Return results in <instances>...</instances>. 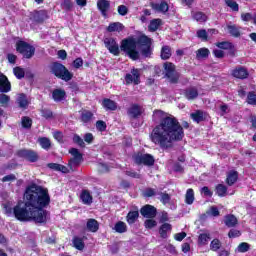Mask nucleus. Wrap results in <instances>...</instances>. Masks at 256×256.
<instances>
[{
  "instance_id": "obj_49",
  "label": "nucleus",
  "mask_w": 256,
  "mask_h": 256,
  "mask_svg": "<svg viewBox=\"0 0 256 256\" xmlns=\"http://www.w3.org/2000/svg\"><path fill=\"white\" fill-rule=\"evenodd\" d=\"M96 129L100 133L107 131V123L103 120L96 121Z\"/></svg>"
},
{
  "instance_id": "obj_29",
  "label": "nucleus",
  "mask_w": 256,
  "mask_h": 256,
  "mask_svg": "<svg viewBox=\"0 0 256 256\" xmlns=\"http://www.w3.org/2000/svg\"><path fill=\"white\" fill-rule=\"evenodd\" d=\"M80 199L84 205H91L93 203V196L89 190H82Z\"/></svg>"
},
{
  "instance_id": "obj_12",
  "label": "nucleus",
  "mask_w": 256,
  "mask_h": 256,
  "mask_svg": "<svg viewBox=\"0 0 256 256\" xmlns=\"http://www.w3.org/2000/svg\"><path fill=\"white\" fill-rule=\"evenodd\" d=\"M126 85H131L134 83L135 85H139L141 83V73H139V69L133 68L131 73H127L124 77Z\"/></svg>"
},
{
  "instance_id": "obj_27",
  "label": "nucleus",
  "mask_w": 256,
  "mask_h": 256,
  "mask_svg": "<svg viewBox=\"0 0 256 256\" xmlns=\"http://www.w3.org/2000/svg\"><path fill=\"white\" fill-rule=\"evenodd\" d=\"M159 235L162 239H167V233H171L173 231V225L170 223H164L159 227Z\"/></svg>"
},
{
  "instance_id": "obj_20",
  "label": "nucleus",
  "mask_w": 256,
  "mask_h": 256,
  "mask_svg": "<svg viewBox=\"0 0 256 256\" xmlns=\"http://www.w3.org/2000/svg\"><path fill=\"white\" fill-rule=\"evenodd\" d=\"M93 117H95V114L91 112V110L83 109L80 112V121L84 125H87L93 121Z\"/></svg>"
},
{
  "instance_id": "obj_24",
  "label": "nucleus",
  "mask_w": 256,
  "mask_h": 256,
  "mask_svg": "<svg viewBox=\"0 0 256 256\" xmlns=\"http://www.w3.org/2000/svg\"><path fill=\"white\" fill-rule=\"evenodd\" d=\"M102 107L105 111H117V102L111 98H103Z\"/></svg>"
},
{
  "instance_id": "obj_54",
  "label": "nucleus",
  "mask_w": 256,
  "mask_h": 256,
  "mask_svg": "<svg viewBox=\"0 0 256 256\" xmlns=\"http://www.w3.org/2000/svg\"><path fill=\"white\" fill-rule=\"evenodd\" d=\"M142 195H143V197H145L147 199L149 197H155L157 195V192L153 188H146L142 192Z\"/></svg>"
},
{
  "instance_id": "obj_15",
  "label": "nucleus",
  "mask_w": 256,
  "mask_h": 256,
  "mask_svg": "<svg viewBox=\"0 0 256 256\" xmlns=\"http://www.w3.org/2000/svg\"><path fill=\"white\" fill-rule=\"evenodd\" d=\"M52 99L55 103H61V101H65L67 99V92L65 89L56 88L52 91Z\"/></svg>"
},
{
  "instance_id": "obj_31",
  "label": "nucleus",
  "mask_w": 256,
  "mask_h": 256,
  "mask_svg": "<svg viewBox=\"0 0 256 256\" xmlns=\"http://www.w3.org/2000/svg\"><path fill=\"white\" fill-rule=\"evenodd\" d=\"M171 55H173V53L171 52V46L169 45L162 46L161 52H160V57L162 61H167L168 59H171Z\"/></svg>"
},
{
  "instance_id": "obj_2",
  "label": "nucleus",
  "mask_w": 256,
  "mask_h": 256,
  "mask_svg": "<svg viewBox=\"0 0 256 256\" xmlns=\"http://www.w3.org/2000/svg\"><path fill=\"white\" fill-rule=\"evenodd\" d=\"M153 115L160 121L149 135L153 145L167 150L173 148V143H179L185 138V129H189V122L183 121L181 125L175 116L167 115L163 110H154Z\"/></svg>"
},
{
  "instance_id": "obj_57",
  "label": "nucleus",
  "mask_w": 256,
  "mask_h": 256,
  "mask_svg": "<svg viewBox=\"0 0 256 256\" xmlns=\"http://www.w3.org/2000/svg\"><path fill=\"white\" fill-rule=\"evenodd\" d=\"M9 101H11V97L7 94H0V105H9Z\"/></svg>"
},
{
  "instance_id": "obj_30",
  "label": "nucleus",
  "mask_w": 256,
  "mask_h": 256,
  "mask_svg": "<svg viewBox=\"0 0 256 256\" xmlns=\"http://www.w3.org/2000/svg\"><path fill=\"white\" fill-rule=\"evenodd\" d=\"M137 219H139V210L129 211L126 216V221L128 225H133L137 222Z\"/></svg>"
},
{
  "instance_id": "obj_48",
  "label": "nucleus",
  "mask_w": 256,
  "mask_h": 256,
  "mask_svg": "<svg viewBox=\"0 0 256 256\" xmlns=\"http://www.w3.org/2000/svg\"><path fill=\"white\" fill-rule=\"evenodd\" d=\"M40 113L44 119H53V111L51 109L43 108L40 110Z\"/></svg>"
},
{
  "instance_id": "obj_63",
  "label": "nucleus",
  "mask_w": 256,
  "mask_h": 256,
  "mask_svg": "<svg viewBox=\"0 0 256 256\" xmlns=\"http://www.w3.org/2000/svg\"><path fill=\"white\" fill-rule=\"evenodd\" d=\"M95 140V137L93 136V133H86L84 135V141L85 143H88V145H91V143H93V141Z\"/></svg>"
},
{
  "instance_id": "obj_18",
  "label": "nucleus",
  "mask_w": 256,
  "mask_h": 256,
  "mask_svg": "<svg viewBox=\"0 0 256 256\" xmlns=\"http://www.w3.org/2000/svg\"><path fill=\"white\" fill-rule=\"evenodd\" d=\"M11 91V82L5 74H0V93H9Z\"/></svg>"
},
{
  "instance_id": "obj_25",
  "label": "nucleus",
  "mask_w": 256,
  "mask_h": 256,
  "mask_svg": "<svg viewBox=\"0 0 256 256\" xmlns=\"http://www.w3.org/2000/svg\"><path fill=\"white\" fill-rule=\"evenodd\" d=\"M238 179H239V172L235 170H231L227 174L226 183L228 184L229 187H233V185L237 183Z\"/></svg>"
},
{
  "instance_id": "obj_21",
  "label": "nucleus",
  "mask_w": 256,
  "mask_h": 256,
  "mask_svg": "<svg viewBox=\"0 0 256 256\" xmlns=\"http://www.w3.org/2000/svg\"><path fill=\"white\" fill-rule=\"evenodd\" d=\"M224 225L229 229L239 225V219L234 214H227L224 216Z\"/></svg>"
},
{
  "instance_id": "obj_59",
  "label": "nucleus",
  "mask_w": 256,
  "mask_h": 256,
  "mask_svg": "<svg viewBox=\"0 0 256 256\" xmlns=\"http://www.w3.org/2000/svg\"><path fill=\"white\" fill-rule=\"evenodd\" d=\"M229 239H237V237H241V232L237 229H230L228 232Z\"/></svg>"
},
{
  "instance_id": "obj_41",
  "label": "nucleus",
  "mask_w": 256,
  "mask_h": 256,
  "mask_svg": "<svg viewBox=\"0 0 256 256\" xmlns=\"http://www.w3.org/2000/svg\"><path fill=\"white\" fill-rule=\"evenodd\" d=\"M23 129H31L33 127V119L29 116H23L21 119Z\"/></svg>"
},
{
  "instance_id": "obj_6",
  "label": "nucleus",
  "mask_w": 256,
  "mask_h": 256,
  "mask_svg": "<svg viewBox=\"0 0 256 256\" xmlns=\"http://www.w3.org/2000/svg\"><path fill=\"white\" fill-rule=\"evenodd\" d=\"M132 159L136 165H144L145 167H153L155 165V157L149 153L136 152Z\"/></svg>"
},
{
  "instance_id": "obj_8",
  "label": "nucleus",
  "mask_w": 256,
  "mask_h": 256,
  "mask_svg": "<svg viewBox=\"0 0 256 256\" xmlns=\"http://www.w3.org/2000/svg\"><path fill=\"white\" fill-rule=\"evenodd\" d=\"M29 19L35 25H43L49 19V12L45 9L43 10H33L29 14Z\"/></svg>"
},
{
  "instance_id": "obj_53",
  "label": "nucleus",
  "mask_w": 256,
  "mask_h": 256,
  "mask_svg": "<svg viewBox=\"0 0 256 256\" xmlns=\"http://www.w3.org/2000/svg\"><path fill=\"white\" fill-rule=\"evenodd\" d=\"M145 229H153L157 227V221L153 220V218H148L144 222Z\"/></svg>"
},
{
  "instance_id": "obj_22",
  "label": "nucleus",
  "mask_w": 256,
  "mask_h": 256,
  "mask_svg": "<svg viewBox=\"0 0 256 256\" xmlns=\"http://www.w3.org/2000/svg\"><path fill=\"white\" fill-rule=\"evenodd\" d=\"M97 8L103 17H107V12L111 9V2L109 0H98Z\"/></svg>"
},
{
  "instance_id": "obj_35",
  "label": "nucleus",
  "mask_w": 256,
  "mask_h": 256,
  "mask_svg": "<svg viewBox=\"0 0 256 256\" xmlns=\"http://www.w3.org/2000/svg\"><path fill=\"white\" fill-rule=\"evenodd\" d=\"M194 201H195V191L192 188H189L185 194V203L186 205H193Z\"/></svg>"
},
{
  "instance_id": "obj_40",
  "label": "nucleus",
  "mask_w": 256,
  "mask_h": 256,
  "mask_svg": "<svg viewBox=\"0 0 256 256\" xmlns=\"http://www.w3.org/2000/svg\"><path fill=\"white\" fill-rule=\"evenodd\" d=\"M215 191L218 197H225V195H227V186L224 184H218L215 187Z\"/></svg>"
},
{
  "instance_id": "obj_33",
  "label": "nucleus",
  "mask_w": 256,
  "mask_h": 256,
  "mask_svg": "<svg viewBox=\"0 0 256 256\" xmlns=\"http://www.w3.org/2000/svg\"><path fill=\"white\" fill-rule=\"evenodd\" d=\"M227 29L231 37H235V38L241 37V27L237 25H228Z\"/></svg>"
},
{
  "instance_id": "obj_58",
  "label": "nucleus",
  "mask_w": 256,
  "mask_h": 256,
  "mask_svg": "<svg viewBox=\"0 0 256 256\" xmlns=\"http://www.w3.org/2000/svg\"><path fill=\"white\" fill-rule=\"evenodd\" d=\"M226 5L227 7H230L232 11H239V4L235 2V0H227Z\"/></svg>"
},
{
  "instance_id": "obj_4",
  "label": "nucleus",
  "mask_w": 256,
  "mask_h": 256,
  "mask_svg": "<svg viewBox=\"0 0 256 256\" xmlns=\"http://www.w3.org/2000/svg\"><path fill=\"white\" fill-rule=\"evenodd\" d=\"M49 70L51 75H54L57 79H61V81H65V83H69L73 79V72L69 71L67 66L59 61L52 62L49 65Z\"/></svg>"
},
{
  "instance_id": "obj_64",
  "label": "nucleus",
  "mask_w": 256,
  "mask_h": 256,
  "mask_svg": "<svg viewBox=\"0 0 256 256\" xmlns=\"http://www.w3.org/2000/svg\"><path fill=\"white\" fill-rule=\"evenodd\" d=\"M118 13L122 17H125V15H127V13H129V8H127V6H125V5H120V6H118Z\"/></svg>"
},
{
  "instance_id": "obj_23",
  "label": "nucleus",
  "mask_w": 256,
  "mask_h": 256,
  "mask_svg": "<svg viewBox=\"0 0 256 256\" xmlns=\"http://www.w3.org/2000/svg\"><path fill=\"white\" fill-rule=\"evenodd\" d=\"M191 119L194 123H201L203 121H207V113L203 110H196L195 112L190 114Z\"/></svg>"
},
{
  "instance_id": "obj_61",
  "label": "nucleus",
  "mask_w": 256,
  "mask_h": 256,
  "mask_svg": "<svg viewBox=\"0 0 256 256\" xmlns=\"http://www.w3.org/2000/svg\"><path fill=\"white\" fill-rule=\"evenodd\" d=\"M200 193H202L204 197H213V191H211L207 186L202 187Z\"/></svg>"
},
{
  "instance_id": "obj_56",
  "label": "nucleus",
  "mask_w": 256,
  "mask_h": 256,
  "mask_svg": "<svg viewBox=\"0 0 256 256\" xmlns=\"http://www.w3.org/2000/svg\"><path fill=\"white\" fill-rule=\"evenodd\" d=\"M62 9L64 11H71L73 9V1L71 0H64L63 3L61 4Z\"/></svg>"
},
{
  "instance_id": "obj_28",
  "label": "nucleus",
  "mask_w": 256,
  "mask_h": 256,
  "mask_svg": "<svg viewBox=\"0 0 256 256\" xmlns=\"http://www.w3.org/2000/svg\"><path fill=\"white\" fill-rule=\"evenodd\" d=\"M86 229L90 231V233H97L99 231V221L95 218H90L86 222Z\"/></svg>"
},
{
  "instance_id": "obj_26",
  "label": "nucleus",
  "mask_w": 256,
  "mask_h": 256,
  "mask_svg": "<svg viewBox=\"0 0 256 256\" xmlns=\"http://www.w3.org/2000/svg\"><path fill=\"white\" fill-rule=\"evenodd\" d=\"M150 7L155 11H159L160 13H167L169 11V4L165 1L159 3L151 2Z\"/></svg>"
},
{
  "instance_id": "obj_1",
  "label": "nucleus",
  "mask_w": 256,
  "mask_h": 256,
  "mask_svg": "<svg viewBox=\"0 0 256 256\" xmlns=\"http://www.w3.org/2000/svg\"><path fill=\"white\" fill-rule=\"evenodd\" d=\"M25 202H20L13 208V215L17 221H35V223H47V210L45 207L51 203L49 190L37 184L28 186L24 193Z\"/></svg>"
},
{
  "instance_id": "obj_45",
  "label": "nucleus",
  "mask_w": 256,
  "mask_h": 256,
  "mask_svg": "<svg viewBox=\"0 0 256 256\" xmlns=\"http://www.w3.org/2000/svg\"><path fill=\"white\" fill-rule=\"evenodd\" d=\"M193 19L199 23H205V21H207V16L205 13L198 11L193 14Z\"/></svg>"
},
{
  "instance_id": "obj_14",
  "label": "nucleus",
  "mask_w": 256,
  "mask_h": 256,
  "mask_svg": "<svg viewBox=\"0 0 256 256\" xmlns=\"http://www.w3.org/2000/svg\"><path fill=\"white\" fill-rule=\"evenodd\" d=\"M127 115L130 119H139L143 115V108L139 104H132L127 109Z\"/></svg>"
},
{
  "instance_id": "obj_39",
  "label": "nucleus",
  "mask_w": 256,
  "mask_h": 256,
  "mask_svg": "<svg viewBox=\"0 0 256 256\" xmlns=\"http://www.w3.org/2000/svg\"><path fill=\"white\" fill-rule=\"evenodd\" d=\"M210 53L211 52L208 50V48L206 47L200 48L196 51V59H207Z\"/></svg>"
},
{
  "instance_id": "obj_16",
  "label": "nucleus",
  "mask_w": 256,
  "mask_h": 256,
  "mask_svg": "<svg viewBox=\"0 0 256 256\" xmlns=\"http://www.w3.org/2000/svg\"><path fill=\"white\" fill-rule=\"evenodd\" d=\"M183 95L188 101H195L199 97V90L197 87L192 86L183 90Z\"/></svg>"
},
{
  "instance_id": "obj_42",
  "label": "nucleus",
  "mask_w": 256,
  "mask_h": 256,
  "mask_svg": "<svg viewBox=\"0 0 256 256\" xmlns=\"http://www.w3.org/2000/svg\"><path fill=\"white\" fill-rule=\"evenodd\" d=\"M222 247V243L221 240L214 238L211 242H210V249L211 251L217 252L219 251V249H221Z\"/></svg>"
},
{
  "instance_id": "obj_32",
  "label": "nucleus",
  "mask_w": 256,
  "mask_h": 256,
  "mask_svg": "<svg viewBox=\"0 0 256 256\" xmlns=\"http://www.w3.org/2000/svg\"><path fill=\"white\" fill-rule=\"evenodd\" d=\"M73 247L77 249L78 251H83L85 249V242L83 241V238L79 236H74L72 239Z\"/></svg>"
},
{
  "instance_id": "obj_46",
  "label": "nucleus",
  "mask_w": 256,
  "mask_h": 256,
  "mask_svg": "<svg viewBox=\"0 0 256 256\" xmlns=\"http://www.w3.org/2000/svg\"><path fill=\"white\" fill-rule=\"evenodd\" d=\"M196 37H198V39H201V41H209V35L207 34V30L205 29L197 30Z\"/></svg>"
},
{
  "instance_id": "obj_10",
  "label": "nucleus",
  "mask_w": 256,
  "mask_h": 256,
  "mask_svg": "<svg viewBox=\"0 0 256 256\" xmlns=\"http://www.w3.org/2000/svg\"><path fill=\"white\" fill-rule=\"evenodd\" d=\"M16 155L20 159H25L26 161H29V163H37V161H39V154L35 150L25 148L19 149L16 152Z\"/></svg>"
},
{
  "instance_id": "obj_36",
  "label": "nucleus",
  "mask_w": 256,
  "mask_h": 256,
  "mask_svg": "<svg viewBox=\"0 0 256 256\" xmlns=\"http://www.w3.org/2000/svg\"><path fill=\"white\" fill-rule=\"evenodd\" d=\"M113 229L116 233H120V234L127 233V224L123 221H118L115 223Z\"/></svg>"
},
{
  "instance_id": "obj_3",
  "label": "nucleus",
  "mask_w": 256,
  "mask_h": 256,
  "mask_svg": "<svg viewBox=\"0 0 256 256\" xmlns=\"http://www.w3.org/2000/svg\"><path fill=\"white\" fill-rule=\"evenodd\" d=\"M137 46L140 47L142 57L151 58V55H153V39L145 34L140 35L137 39L133 37L123 39L120 42V51L126 53L132 61H138L141 55Z\"/></svg>"
},
{
  "instance_id": "obj_37",
  "label": "nucleus",
  "mask_w": 256,
  "mask_h": 256,
  "mask_svg": "<svg viewBox=\"0 0 256 256\" xmlns=\"http://www.w3.org/2000/svg\"><path fill=\"white\" fill-rule=\"evenodd\" d=\"M38 143L45 151H49V149H51V139L47 137H40L38 139Z\"/></svg>"
},
{
  "instance_id": "obj_17",
  "label": "nucleus",
  "mask_w": 256,
  "mask_h": 256,
  "mask_svg": "<svg viewBox=\"0 0 256 256\" xmlns=\"http://www.w3.org/2000/svg\"><path fill=\"white\" fill-rule=\"evenodd\" d=\"M232 77L235 79H247L249 77V71L243 66H237L232 70Z\"/></svg>"
},
{
  "instance_id": "obj_11",
  "label": "nucleus",
  "mask_w": 256,
  "mask_h": 256,
  "mask_svg": "<svg viewBox=\"0 0 256 256\" xmlns=\"http://www.w3.org/2000/svg\"><path fill=\"white\" fill-rule=\"evenodd\" d=\"M104 45L106 49H108L109 53H111L115 57H119V55H121L119 44H117V40H115V38H105Z\"/></svg>"
},
{
  "instance_id": "obj_38",
  "label": "nucleus",
  "mask_w": 256,
  "mask_h": 256,
  "mask_svg": "<svg viewBox=\"0 0 256 256\" xmlns=\"http://www.w3.org/2000/svg\"><path fill=\"white\" fill-rule=\"evenodd\" d=\"M108 33H115V31H123V25L120 22H112L107 27Z\"/></svg>"
},
{
  "instance_id": "obj_47",
  "label": "nucleus",
  "mask_w": 256,
  "mask_h": 256,
  "mask_svg": "<svg viewBox=\"0 0 256 256\" xmlns=\"http://www.w3.org/2000/svg\"><path fill=\"white\" fill-rule=\"evenodd\" d=\"M72 141H73V143L78 145V147H81L82 149H85V141L78 134H74V136L72 138Z\"/></svg>"
},
{
  "instance_id": "obj_50",
  "label": "nucleus",
  "mask_w": 256,
  "mask_h": 256,
  "mask_svg": "<svg viewBox=\"0 0 256 256\" xmlns=\"http://www.w3.org/2000/svg\"><path fill=\"white\" fill-rule=\"evenodd\" d=\"M216 47H218V49L229 50L233 47V43L228 41L217 42Z\"/></svg>"
},
{
  "instance_id": "obj_60",
  "label": "nucleus",
  "mask_w": 256,
  "mask_h": 256,
  "mask_svg": "<svg viewBox=\"0 0 256 256\" xmlns=\"http://www.w3.org/2000/svg\"><path fill=\"white\" fill-rule=\"evenodd\" d=\"M53 137H54V139L56 140V141H58L60 144H63V143H65V140H63V132H61V131H55L54 133H53Z\"/></svg>"
},
{
  "instance_id": "obj_52",
  "label": "nucleus",
  "mask_w": 256,
  "mask_h": 256,
  "mask_svg": "<svg viewBox=\"0 0 256 256\" xmlns=\"http://www.w3.org/2000/svg\"><path fill=\"white\" fill-rule=\"evenodd\" d=\"M247 103H248V105H256V93H255V91L248 92Z\"/></svg>"
},
{
  "instance_id": "obj_5",
  "label": "nucleus",
  "mask_w": 256,
  "mask_h": 256,
  "mask_svg": "<svg viewBox=\"0 0 256 256\" xmlns=\"http://www.w3.org/2000/svg\"><path fill=\"white\" fill-rule=\"evenodd\" d=\"M164 77L168 79L169 83L172 85H177L179 83V79H181V74L177 72V67L172 62H164Z\"/></svg>"
},
{
  "instance_id": "obj_44",
  "label": "nucleus",
  "mask_w": 256,
  "mask_h": 256,
  "mask_svg": "<svg viewBox=\"0 0 256 256\" xmlns=\"http://www.w3.org/2000/svg\"><path fill=\"white\" fill-rule=\"evenodd\" d=\"M209 239H211V235L207 233H202L198 237V245H207L209 243Z\"/></svg>"
},
{
  "instance_id": "obj_7",
  "label": "nucleus",
  "mask_w": 256,
  "mask_h": 256,
  "mask_svg": "<svg viewBox=\"0 0 256 256\" xmlns=\"http://www.w3.org/2000/svg\"><path fill=\"white\" fill-rule=\"evenodd\" d=\"M16 51L23 55L24 59H31L35 55V47L23 40L16 42Z\"/></svg>"
},
{
  "instance_id": "obj_51",
  "label": "nucleus",
  "mask_w": 256,
  "mask_h": 256,
  "mask_svg": "<svg viewBox=\"0 0 256 256\" xmlns=\"http://www.w3.org/2000/svg\"><path fill=\"white\" fill-rule=\"evenodd\" d=\"M251 249V245L247 242H241L238 245V252L239 253H247Z\"/></svg>"
},
{
  "instance_id": "obj_62",
  "label": "nucleus",
  "mask_w": 256,
  "mask_h": 256,
  "mask_svg": "<svg viewBox=\"0 0 256 256\" xmlns=\"http://www.w3.org/2000/svg\"><path fill=\"white\" fill-rule=\"evenodd\" d=\"M74 69H81V66L83 65V58L78 57L72 62Z\"/></svg>"
},
{
  "instance_id": "obj_19",
  "label": "nucleus",
  "mask_w": 256,
  "mask_h": 256,
  "mask_svg": "<svg viewBox=\"0 0 256 256\" xmlns=\"http://www.w3.org/2000/svg\"><path fill=\"white\" fill-rule=\"evenodd\" d=\"M16 103L19 107V109H28L29 108V98L27 97V94L25 93H20L18 94L16 98Z\"/></svg>"
},
{
  "instance_id": "obj_43",
  "label": "nucleus",
  "mask_w": 256,
  "mask_h": 256,
  "mask_svg": "<svg viewBox=\"0 0 256 256\" xmlns=\"http://www.w3.org/2000/svg\"><path fill=\"white\" fill-rule=\"evenodd\" d=\"M13 73L16 79H23L25 77V69L21 68V66L14 67Z\"/></svg>"
},
{
  "instance_id": "obj_55",
  "label": "nucleus",
  "mask_w": 256,
  "mask_h": 256,
  "mask_svg": "<svg viewBox=\"0 0 256 256\" xmlns=\"http://www.w3.org/2000/svg\"><path fill=\"white\" fill-rule=\"evenodd\" d=\"M160 195H161L160 201L161 203H163V205H167V203H170L171 195H169V193L161 192Z\"/></svg>"
},
{
  "instance_id": "obj_34",
  "label": "nucleus",
  "mask_w": 256,
  "mask_h": 256,
  "mask_svg": "<svg viewBox=\"0 0 256 256\" xmlns=\"http://www.w3.org/2000/svg\"><path fill=\"white\" fill-rule=\"evenodd\" d=\"M161 25H163V20H161L160 18L157 19H152L150 21V24L148 26L149 31H151L152 33H155V31H157V29H159V27H161Z\"/></svg>"
},
{
  "instance_id": "obj_9",
  "label": "nucleus",
  "mask_w": 256,
  "mask_h": 256,
  "mask_svg": "<svg viewBox=\"0 0 256 256\" xmlns=\"http://www.w3.org/2000/svg\"><path fill=\"white\" fill-rule=\"evenodd\" d=\"M69 153L73 157L68 161V167L70 171H75V167H79L83 161V154L77 148H70Z\"/></svg>"
},
{
  "instance_id": "obj_13",
  "label": "nucleus",
  "mask_w": 256,
  "mask_h": 256,
  "mask_svg": "<svg viewBox=\"0 0 256 256\" xmlns=\"http://www.w3.org/2000/svg\"><path fill=\"white\" fill-rule=\"evenodd\" d=\"M140 215L145 219H155L157 217V208L153 205L146 204L140 208Z\"/></svg>"
}]
</instances>
